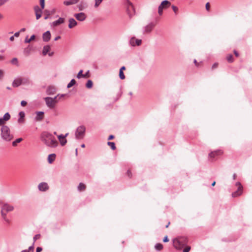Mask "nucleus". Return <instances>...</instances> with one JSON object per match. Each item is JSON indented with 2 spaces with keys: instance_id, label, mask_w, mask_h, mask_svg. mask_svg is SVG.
I'll return each mask as SVG.
<instances>
[{
  "instance_id": "nucleus-13",
  "label": "nucleus",
  "mask_w": 252,
  "mask_h": 252,
  "mask_svg": "<svg viewBox=\"0 0 252 252\" xmlns=\"http://www.w3.org/2000/svg\"><path fill=\"white\" fill-rule=\"evenodd\" d=\"M65 19L64 18L60 17L57 20L51 23V26L54 27H57L64 22Z\"/></svg>"
},
{
  "instance_id": "nucleus-19",
  "label": "nucleus",
  "mask_w": 252,
  "mask_h": 252,
  "mask_svg": "<svg viewBox=\"0 0 252 252\" xmlns=\"http://www.w3.org/2000/svg\"><path fill=\"white\" fill-rule=\"evenodd\" d=\"M125 5L127 7V10L133 9L132 3L129 0H124Z\"/></svg>"
},
{
  "instance_id": "nucleus-11",
  "label": "nucleus",
  "mask_w": 252,
  "mask_h": 252,
  "mask_svg": "<svg viewBox=\"0 0 252 252\" xmlns=\"http://www.w3.org/2000/svg\"><path fill=\"white\" fill-rule=\"evenodd\" d=\"M74 16L79 21H84L87 18L86 15L83 12L75 13Z\"/></svg>"
},
{
  "instance_id": "nucleus-31",
  "label": "nucleus",
  "mask_w": 252,
  "mask_h": 252,
  "mask_svg": "<svg viewBox=\"0 0 252 252\" xmlns=\"http://www.w3.org/2000/svg\"><path fill=\"white\" fill-rule=\"evenodd\" d=\"M10 118V114H9V113H6L3 118H2V120H4L5 121H7L8 120H9Z\"/></svg>"
},
{
  "instance_id": "nucleus-36",
  "label": "nucleus",
  "mask_w": 252,
  "mask_h": 252,
  "mask_svg": "<svg viewBox=\"0 0 252 252\" xmlns=\"http://www.w3.org/2000/svg\"><path fill=\"white\" fill-rule=\"evenodd\" d=\"M42 8H40L38 6H35L34 7V10H35V14H37V13H42Z\"/></svg>"
},
{
  "instance_id": "nucleus-44",
  "label": "nucleus",
  "mask_w": 252,
  "mask_h": 252,
  "mask_svg": "<svg viewBox=\"0 0 252 252\" xmlns=\"http://www.w3.org/2000/svg\"><path fill=\"white\" fill-rule=\"evenodd\" d=\"M40 234H36L35 235L33 239V242L34 243L37 239H39L40 238Z\"/></svg>"
},
{
  "instance_id": "nucleus-50",
  "label": "nucleus",
  "mask_w": 252,
  "mask_h": 252,
  "mask_svg": "<svg viewBox=\"0 0 252 252\" xmlns=\"http://www.w3.org/2000/svg\"><path fill=\"white\" fill-rule=\"evenodd\" d=\"M27 102L25 100H22L21 102V105L22 106H25L27 105Z\"/></svg>"
},
{
  "instance_id": "nucleus-21",
  "label": "nucleus",
  "mask_w": 252,
  "mask_h": 252,
  "mask_svg": "<svg viewBox=\"0 0 252 252\" xmlns=\"http://www.w3.org/2000/svg\"><path fill=\"white\" fill-rule=\"evenodd\" d=\"M44 112L39 111L36 112V116L35 117V120L37 121H41L43 118Z\"/></svg>"
},
{
  "instance_id": "nucleus-35",
  "label": "nucleus",
  "mask_w": 252,
  "mask_h": 252,
  "mask_svg": "<svg viewBox=\"0 0 252 252\" xmlns=\"http://www.w3.org/2000/svg\"><path fill=\"white\" fill-rule=\"evenodd\" d=\"M107 144L110 146L112 150H114L116 149L115 144L113 142H108Z\"/></svg>"
},
{
  "instance_id": "nucleus-32",
  "label": "nucleus",
  "mask_w": 252,
  "mask_h": 252,
  "mask_svg": "<svg viewBox=\"0 0 252 252\" xmlns=\"http://www.w3.org/2000/svg\"><path fill=\"white\" fill-rule=\"evenodd\" d=\"M103 0H94V6L95 8L98 7L101 3L103 1Z\"/></svg>"
},
{
  "instance_id": "nucleus-56",
  "label": "nucleus",
  "mask_w": 252,
  "mask_h": 252,
  "mask_svg": "<svg viewBox=\"0 0 252 252\" xmlns=\"http://www.w3.org/2000/svg\"><path fill=\"white\" fill-rule=\"evenodd\" d=\"M209 8H210V5H209V2H207L206 4V9L207 10H209Z\"/></svg>"
},
{
  "instance_id": "nucleus-46",
  "label": "nucleus",
  "mask_w": 252,
  "mask_h": 252,
  "mask_svg": "<svg viewBox=\"0 0 252 252\" xmlns=\"http://www.w3.org/2000/svg\"><path fill=\"white\" fill-rule=\"evenodd\" d=\"M89 70H88L87 72L84 74L83 76V78H88L89 77Z\"/></svg>"
},
{
  "instance_id": "nucleus-24",
  "label": "nucleus",
  "mask_w": 252,
  "mask_h": 252,
  "mask_svg": "<svg viewBox=\"0 0 252 252\" xmlns=\"http://www.w3.org/2000/svg\"><path fill=\"white\" fill-rule=\"evenodd\" d=\"M222 153L221 150H217L209 154V157L214 158L216 155H221Z\"/></svg>"
},
{
  "instance_id": "nucleus-43",
  "label": "nucleus",
  "mask_w": 252,
  "mask_h": 252,
  "mask_svg": "<svg viewBox=\"0 0 252 252\" xmlns=\"http://www.w3.org/2000/svg\"><path fill=\"white\" fill-rule=\"evenodd\" d=\"M233 56L232 55H229L227 57V60L229 62H232L233 61Z\"/></svg>"
},
{
  "instance_id": "nucleus-27",
  "label": "nucleus",
  "mask_w": 252,
  "mask_h": 252,
  "mask_svg": "<svg viewBox=\"0 0 252 252\" xmlns=\"http://www.w3.org/2000/svg\"><path fill=\"white\" fill-rule=\"evenodd\" d=\"M31 49L30 47H28L24 49L23 53L26 56H29L31 53Z\"/></svg>"
},
{
  "instance_id": "nucleus-9",
  "label": "nucleus",
  "mask_w": 252,
  "mask_h": 252,
  "mask_svg": "<svg viewBox=\"0 0 252 252\" xmlns=\"http://www.w3.org/2000/svg\"><path fill=\"white\" fill-rule=\"evenodd\" d=\"M155 26V24L153 22L150 23L147 26H145L143 28V32L144 33H149L150 32Z\"/></svg>"
},
{
  "instance_id": "nucleus-38",
  "label": "nucleus",
  "mask_w": 252,
  "mask_h": 252,
  "mask_svg": "<svg viewBox=\"0 0 252 252\" xmlns=\"http://www.w3.org/2000/svg\"><path fill=\"white\" fill-rule=\"evenodd\" d=\"M83 73V70H80L79 72L78 73L77 75V77L78 78H83V75L84 74L82 73Z\"/></svg>"
},
{
  "instance_id": "nucleus-60",
  "label": "nucleus",
  "mask_w": 252,
  "mask_h": 252,
  "mask_svg": "<svg viewBox=\"0 0 252 252\" xmlns=\"http://www.w3.org/2000/svg\"><path fill=\"white\" fill-rule=\"evenodd\" d=\"M234 53L236 57L239 56L238 53L236 50L234 51Z\"/></svg>"
},
{
  "instance_id": "nucleus-8",
  "label": "nucleus",
  "mask_w": 252,
  "mask_h": 252,
  "mask_svg": "<svg viewBox=\"0 0 252 252\" xmlns=\"http://www.w3.org/2000/svg\"><path fill=\"white\" fill-rule=\"evenodd\" d=\"M236 186L238 187L237 190L232 193V195L233 197L238 196L242 194L243 192V187L241 183L239 182L236 183Z\"/></svg>"
},
{
  "instance_id": "nucleus-26",
  "label": "nucleus",
  "mask_w": 252,
  "mask_h": 252,
  "mask_svg": "<svg viewBox=\"0 0 252 252\" xmlns=\"http://www.w3.org/2000/svg\"><path fill=\"white\" fill-rule=\"evenodd\" d=\"M50 50V47L49 45L45 46L42 50V54L43 55H46Z\"/></svg>"
},
{
  "instance_id": "nucleus-14",
  "label": "nucleus",
  "mask_w": 252,
  "mask_h": 252,
  "mask_svg": "<svg viewBox=\"0 0 252 252\" xmlns=\"http://www.w3.org/2000/svg\"><path fill=\"white\" fill-rule=\"evenodd\" d=\"M80 0H65L63 1V4L65 6H69L77 3Z\"/></svg>"
},
{
  "instance_id": "nucleus-25",
  "label": "nucleus",
  "mask_w": 252,
  "mask_h": 252,
  "mask_svg": "<svg viewBox=\"0 0 252 252\" xmlns=\"http://www.w3.org/2000/svg\"><path fill=\"white\" fill-rule=\"evenodd\" d=\"M25 113L23 111H21L19 113V115L20 118H19L18 121L20 123H22L24 122V118L25 117Z\"/></svg>"
},
{
  "instance_id": "nucleus-55",
  "label": "nucleus",
  "mask_w": 252,
  "mask_h": 252,
  "mask_svg": "<svg viewBox=\"0 0 252 252\" xmlns=\"http://www.w3.org/2000/svg\"><path fill=\"white\" fill-rule=\"evenodd\" d=\"M20 32H19V31L15 32L14 35V37H18L20 35Z\"/></svg>"
},
{
  "instance_id": "nucleus-45",
  "label": "nucleus",
  "mask_w": 252,
  "mask_h": 252,
  "mask_svg": "<svg viewBox=\"0 0 252 252\" xmlns=\"http://www.w3.org/2000/svg\"><path fill=\"white\" fill-rule=\"evenodd\" d=\"M34 243H33V244L30 246L29 249H28V251H29L30 252H33V249H34Z\"/></svg>"
},
{
  "instance_id": "nucleus-64",
  "label": "nucleus",
  "mask_w": 252,
  "mask_h": 252,
  "mask_svg": "<svg viewBox=\"0 0 252 252\" xmlns=\"http://www.w3.org/2000/svg\"><path fill=\"white\" fill-rule=\"evenodd\" d=\"M21 252H30L28 250H24L21 251Z\"/></svg>"
},
{
  "instance_id": "nucleus-49",
  "label": "nucleus",
  "mask_w": 252,
  "mask_h": 252,
  "mask_svg": "<svg viewBox=\"0 0 252 252\" xmlns=\"http://www.w3.org/2000/svg\"><path fill=\"white\" fill-rule=\"evenodd\" d=\"M190 250V247H187L185 249L183 250V252H189V250Z\"/></svg>"
},
{
  "instance_id": "nucleus-5",
  "label": "nucleus",
  "mask_w": 252,
  "mask_h": 252,
  "mask_svg": "<svg viewBox=\"0 0 252 252\" xmlns=\"http://www.w3.org/2000/svg\"><path fill=\"white\" fill-rule=\"evenodd\" d=\"M86 127L84 126H78L75 131V136L76 139H82L85 134Z\"/></svg>"
},
{
  "instance_id": "nucleus-62",
  "label": "nucleus",
  "mask_w": 252,
  "mask_h": 252,
  "mask_svg": "<svg viewBox=\"0 0 252 252\" xmlns=\"http://www.w3.org/2000/svg\"><path fill=\"white\" fill-rule=\"evenodd\" d=\"M60 38H61V36H57V37L54 39V40H55V41H56V40H58V39H60Z\"/></svg>"
},
{
  "instance_id": "nucleus-20",
  "label": "nucleus",
  "mask_w": 252,
  "mask_h": 252,
  "mask_svg": "<svg viewBox=\"0 0 252 252\" xmlns=\"http://www.w3.org/2000/svg\"><path fill=\"white\" fill-rule=\"evenodd\" d=\"M77 7L79 11H83L87 7L86 3L81 1L77 5Z\"/></svg>"
},
{
  "instance_id": "nucleus-22",
  "label": "nucleus",
  "mask_w": 252,
  "mask_h": 252,
  "mask_svg": "<svg viewBox=\"0 0 252 252\" xmlns=\"http://www.w3.org/2000/svg\"><path fill=\"white\" fill-rule=\"evenodd\" d=\"M55 158L56 155L55 154H50L48 157V161L50 164H51L55 160Z\"/></svg>"
},
{
  "instance_id": "nucleus-39",
  "label": "nucleus",
  "mask_w": 252,
  "mask_h": 252,
  "mask_svg": "<svg viewBox=\"0 0 252 252\" xmlns=\"http://www.w3.org/2000/svg\"><path fill=\"white\" fill-rule=\"evenodd\" d=\"M119 77L121 79H124L125 78V76L123 73V71H120L119 72Z\"/></svg>"
},
{
  "instance_id": "nucleus-18",
  "label": "nucleus",
  "mask_w": 252,
  "mask_h": 252,
  "mask_svg": "<svg viewBox=\"0 0 252 252\" xmlns=\"http://www.w3.org/2000/svg\"><path fill=\"white\" fill-rule=\"evenodd\" d=\"M58 139L62 146H64L67 143V140L65 138H64L63 134H60L58 136Z\"/></svg>"
},
{
  "instance_id": "nucleus-42",
  "label": "nucleus",
  "mask_w": 252,
  "mask_h": 252,
  "mask_svg": "<svg viewBox=\"0 0 252 252\" xmlns=\"http://www.w3.org/2000/svg\"><path fill=\"white\" fill-rule=\"evenodd\" d=\"M40 4L41 8L44 9L45 7V0H40Z\"/></svg>"
},
{
  "instance_id": "nucleus-23",
  "label": "nucleus",
  "mask_w": 252,
  "mask_h": 252,
  "mask_svg": "<svg viewBox=\"0 0 252 252\" xmlns=\"http://www.w3.org/2000/svg\"><path fill=\"white\" fill-rule=\"evenodd\" d=\"M22 85H29L31 83V81L28 78H21Z\"/></svg>"
},
{
  "instance_id": "nucleus-29",
  "label": "nucleus",
  "mask_w": 252,
  "mask_h": 252,
  "mask_svg": "<svg viewBox=\"0 0 252 252\" xmlns=\"http://www.w3.org/2000/svg\"><path fill=\"white\" fill-rule=\"evenodd\" d=\"M86 188L85 185L83 183H80L78 186V189L79 191L84 190Z\"/></svg>"
},
{
  "instance_id": "nucleus-37",
  "label": "nucleus",
  "mask_w": 252,
  "mask_h": 252,
  "mask_svg": "<svg viewBox=\"0 0 252 252\" xmlns=\"http://www.w3.org/2000/svg\"><path fill=\"white\" fill-rule=\"evenodd\" d=\"M86 86L88 88H91L93 86V82L91 80H88Z\"/></svg>"
},
{
  "instance_id": "nucleus-54",
  "label": "nucleus",
  "mask_w": 252,
  "mask_h": 252,
  "mask_svg": "<svg viewBox=\"0 0 252 252\" xmlns=\"http://www.w3.org/2000/svg\"><path fill=\"white\" fill-rule=\"evenodd\" d=\"M4 121V120H2V118H0V126L3 125Z\"/></svg>"
},
{
  "instance_id": "nucleus-7",
  "label": "nucleus",
  "mask_w": 252,
  "mask_h": 252,
  "mask_svg": "<svg viewBox=\"0 0 252 252\" xmlns=\"http://www.w3.org/2000/svg\"><path fill=\"white\" fill-rule=\"evenodd\" d=\"M171 5L170 2L167 0H164L161 2L158 7V13L159 15L163 14V10L169 7Z\"/></svg>"
},
{
  "instance_id": "nucleus-63",
  "label": "nucleus",
  "mask_w": 252,
  "mask_h": 252,
  "mask_svg": "<svg viewBox=\"0 0 252 252\" xmlns=\"http://www.w3.org/2000/svg\"><path fill=\"white\" fill-rule=\"evenodd\" d=\"M26 31V29L25 28H22L21 29L19 32H24Z\"/></svg>"
},
{
  "instance_id": "nucleus-1",
  "label": "nucleus",
  "mask_w": 252,
  "mask_h": 252,
  "mask_svg": "<svg viewBox=\"0 0 252 252\" xmlns=\"http://www.w3.org/2000/svg\"><path fill=\"white\" fill-rule=\"evenodd\" d=\"M41 140L47 146L50 148H55L58 145V142L56 138L47 131L42 132Z\"/></svg>"
},
{
  "instance_id": "nucleus-40",
  "label": "nucleus",
  "mask_w": 252,
  "mask_h": 252,
  "mask_svg": "<svg viewBox=\"0 0 252 252\" xmlns=\"http://www.w3.org/2000/svg\"><path fill=\"white\" fill-rule=\"evenodd\" d=\"M11 63L12 64L18 65V60H17V59L16 58H14L12 59V60L11 61Z\"/></svg>"
},
{
  "instance_id": "nucleus-2",
  "label": "nucleus",
  "mask_w": 252,
  "mask_h": 252,
  "mask_svg": "<svg viewBox=\"0 0 252 252\" xmlns=\"http://www.w3.org/2000/svg\"><path fill=\"white\" fill-rule=\"evenodd\" d=\"M188 243V240L186 237H181L174 239L173 240V243L174 247L176 249H182Z\"/></svg>"
},
{
  "instance_id": "nucleus-4",
  "label": "nucleus",
  "mask_w": 252,
  "mask_h": 252,
  "mask_svg": "<svg viewBox=\"0 0 252 252\" xmlns=\"http://www.w3.org/2000/svg\"><path fill=\"white\" fill-rule=\"evenodd\" d=\"M1 137L5 141H10L12 138V136L10 134V129L6 126H3L1 128Z\"/></svg>"
},
{
  "instance_id": "nucleus-6",
  "label": "nucleus",
  "mask_w": 252,
  "mask_h": 252,
  "mask_svg": "<svg viewBox=\"0 0 252 252\" xmlns=\"http://www.w3.org/2000/svg\"><path fill=\"white\" fill-rule=\"evenodd\" d=\"M58 96V95H57L54 98L46 97L44 98L46 104L48 107L50 108H53L55 107L56 103L58 102V100H57Z\"/></svg>"
},
{
  "instance_id": "nucleus-10",
  "label": "nucleus",
  "mask_w": 252,
  "mask_h": 252,
  "mask_svg": "<svg viewBox=\"0 0 252 252\" xmlns=\"http://www.w3.org/2000/svg\"><path fill=\"white\" fill-rule=\"evenodd\" d=\"M142 41L141 39H136L135 37H131L129 40V44L132 46H139L141 45Z\"/></svg>"
},
{
  "instance_id": "nucleus-57",
  "label": "nucleus",
  "mask_w": 252,
  "mask_h": 252,
  "mask_svg": "<svg viewBox=\"0 0 252 252\" xmlns=\"http://www.w3.org/2000/svg\"><path fill=\"white\" fill-rule=\"evenodd\" d=\"M217 66H218V63H215L212 65V68L214 69V68H216Z\"/></svg>"
},
{
  "instance_id": "nucleus-61",
  "label": "nucleus",
  "mask_w": 252,
  "mask_h": 252,
  "mask_svg": "<svg viewBox=\"0 0 252 252\" xmlns=\"http://www.w3.org/2000/svg\"><path fill=\"white\" fill-rule=\"evenodd\" d=\"M125 69H126V67H125L124 66H122V67L120 68V71H123V70H125Z\"/></svg>"
},
{
  "instance_id": "nucleus-30",
  "label": "nucleus",
  "mask_w": 252,
  "mask_h": 252,
  "mask_svg": "<svg viewBox=\"0 0 252 252\" xmlns=\"http://www.w3.org/2000/svg\"><path fill=\"white\" fill-rule=\"evenodd\" d=\"M155 248L157 251H160L163 249V246L161 244L158 243L155 246Z\"/></svg>"
},
{
  "instance_id": "nucleus-47",
  "label": "nucleus",
  "mask_w": 252,
  "mask_h": 252,
  "mask_svg": "<svg viewBox=\"0 0 252 252\" xmlns=\"http://www.w3.org/2000/svg\"><path fill=\"white\" fill-rule=\"evenodd\" d=\"M172 9L174 11V12L176 13L178 10L177 7H176L174 5H172Z\"/></svg>"
},
{
  "instance_id": "nucleus-58",
  "label": "nucleus",
  "mask_w": 252,
  "mask_h": 252,
  "mask_svg": "<svg viewBox=\"0 0 252 252\" xmlns=\"http://www.w3.org/2000/svg\"><path fill=\"white\" fill-rule=\"evenodd\" d=\"M114 136H113V135H110V136H109V137H108V140H111V139H113V138H114Z\"/></svg>"
},
{
  "instance_id": "nucleus-3",
  "label": "nucleus",
  "mask_w": 252,
  "mask_h": 252,
  "mask_svg": "<svg viewBox=\"0 0 252 252\" xmlns=\"http://www.w3.org/2000/svg\"><path fill=\"white\" fill-rule=\"evenodd\" d=\"M14 210V207L9 204H4L1 207V214L3 220L7 222L9 220L6 217V213L12 211Z\"/></svg>"
},
{
  "instance_id": "nucleus-15",
  "label": "nucleus",
  "mask_w": 252,
  "mask_h": 252,
  "mask_svg": "<svg viewBox=\"0 0 252 252\" xmlns=\"http://www.w3.org/2000/svg\"><path fill=\"white\" fill-rule=\"evenodd\" d=\"M68 22H69L68 28L69 29H72V28H74V27H75L76 26H77V22L73 18H69L68 20Z\"/></svg>"
},
{
  "instance_id": "nucleus-33",
  "label": "nucleus",
  "mask_w": 252,
  "mask_h": 252,
  "mask_svg": "<svg viewBox=\"0 0 252 252\" xmlns=\"http://www.w3.org/2000/svg\"><path fill=\"white\" fill-rule=\"evenodd\" d=\"M76 83V81L74 79H72L70 82L67 84V88H69L73 86Z\"/></svg>"
},
{
  "instance_id": "nucleus-51",
  "label": "nucleus",
  "mask_w": 252,
  "mask_h": 252,
  "mask_svg": "<svg viewBox=\"0 0 252 252\" xmlns=\"http://www.w3.org/2000/svg\"><path fill=\"white\" fill-rule=\"evenodd\" d=\"M41 14H42V13H39L35 14V15H36V19H39L41 17Z\"/></svg>"
},
{
  "instance_id": "nucleus-17",
  "label": "nucleus",
  "mask_w": 252,
  "mask_h": 252,
  "mask_svg": "<svg viewBox=\"0 0 252 252\" xmlns=\"http://www.w3.org/2000/svg\"><path fill=\"white\" fill-rule=\"evenodd\" d=\"M43 40L44 41L48 42L51 38V33L49 31H47L43 34Z\"/></svg>"
},
{
  "instance_id": "nucleus-48",
  "label": "nucleus",
  "mask_w": 252,
  "mask_h": 252,
  "mask_svg": "<svg viewBox=\"0 0 252 252\" xmlns=\"http://www.w3.org/2000/svg\"><path fill=\"white\" fill-rule=\"evenodd\" d=\"M8 0H0V6L4 4L5 2L8 1Z\"/></svg>"
},
{
  "instance_id": "nucleus-16",
  "label": "nucleus",
  "mask_w": 252,
  "mask_h": 252,
  "mask_svg": "<svg viewBox=\"0 0 252 252\" xmlns=\"http://www.w3.org/2000/svg\"><path fill=\"white\" fill-rule=\"evenodd\" d=\"M21 77H18L15 78L12 82V86L13 87H17L22 85Z\"/></svg>"
},
{
  "instance_id": "nucleus-34",
  "label": "nucleus",
  "mask_w": 252,
  "mask_h": 252,
  "mask_svg": "<svg viewBox=\"0 0 252 252\" xmlns=\"http://www.w3.org/2000/svg\"><path fill=\"white\" fill-rule=\"evenodd\" d=\"M22 141V138H17L14 141H13L12 142V145L13 146H16L17 145V143H20Z\"/></svg>"
},
{
  "instance_id": "nucleus-28",
  "label": "nucleus",
  "mask_w": 252,
  "mask_h": 252,
  "mask_svg": "<svg viewBox=\"0 0 252 252\" xmlns=\"http://www.w3.org/2000/svg\"><path fill=\"white\" fill-rule=\"evenodd\" d=\"M35 38V36L34 34L32 35L29 39L28 38V37L27 36L25 39V42L27 43H30L31 41L34 40Z\"/></svg>"
},
{
  "instance_id": "nucleus-59",
  "label": "nucleus",
  "mask_w": 252,
  "mask_h": 252,
  "mask_svg": "<svg viewBox=\"0 0 252 252\" xmlns=\"http://www.w3.org/2000/svg\"><path fill=\"white\" fill-rule=\"evenodd\" d=\"M9 39H10V40L11 41H13L14 40V35H13V36H11V37H10Z\"/></svg>"
},
{
  "instance_id": "nucleus-52",
  "label": "nucleus",
  "mask_w": 252,
  "mask_h": 252,
  "mask_svg": "<svg viewBox=\"0 0 252 252\" xmlns=\"http://www.w3.org/2000/svg\"><path fill=\"white\" fill-rule=\"evenodd\" d=\"M163 241L164 242H167L169 241V239L168 238L167 236H166L165 237H164V238H163Z\"/></svg>"
},
{
  "instance_id": "nucleus-12",
  "label": "nucleus",
  "mask_w": 252,
  "mask_h": 252,
  "mask_svg": "<svg viewBox=\"0 0 252 252\" xmlns=\"http://www.w3.org/2000/svg\"><path fill=\"white\" fill-rule=\"evenodd\" d=\"M38 189L40 191H45L49 189V186L47 183L42 182L38 185Z\"/></svg>"
},
{
  "instance_id": "nucleus-41",
  "label": "nucleus",
  "mask_w": 252,
  "mask_h": 252,
  "mask_svg": "<svg viewBox=\"0 0 252 252\" xmlns=\"http://www.w3.org/2000/svg\"><path fill=\"white\" fill-rule=\"evenodd\" d=\"M4 75V71L0 69V81L2 80Z\"/></svg>"
},
{
  "instance_id": "nucleus-53",
  "label": "nucleus",
  "mask_w": 252,
  "mask_h": 252,
  "mask_svg": "<svg viewBox=\"0 0 252 252\" xmlns=\"http://www.w3.org/2000/svg\"><path fill=\"white\" fill-rule=\"evenodd\" d=\"M42 250V248L41 247H37L36 250V252H41Z\"/></svg>"
}]
</instances>
